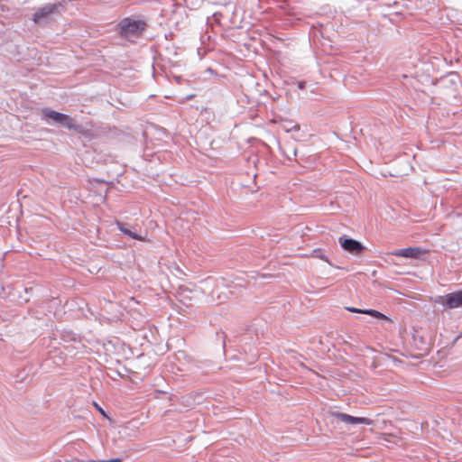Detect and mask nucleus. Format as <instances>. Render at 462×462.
<instances>
[{
  "label": "nucleus",
  "mask_w": 462,
  "mask_h": 462,
  "mask_svg": "<svg viewBox=\"0 0 462 462\" xmlns=\"http://www.w3.org/2000/svg\"><path fill=\"white\" fill-rule=\"evenodd\" d=\"M42 113L44 119H51L60 126H63L69 130H74L79 133L82 131V125H79L72 117L66 114L52 110L51 108H43Z\"/></svg>",
  "instance_id": "obj_1"
},
{
  "label": "nucleus",
  "mask_w": 462,
  "mask_h": 462,
  "mask_svg": "<svg viewBox=\"0 0 462 462\" xmlns=\"http://www.w3.org/2000/svg\"><path fill=\"white\" fill-rule=\"evenodd\" d=\"M145 29V23L140 20L123 19L119 23V32L124 38L138 37Z\"/></svg>",
  "instance_id": "obj_2"
},
{
  "label": "nucleus",
  "mask_w": 462,
  "mask_h": 462,
  "mask_svg": "<svg viewBox=\"0 0 462 462\" xmlns=\"http://www.w3.org/2000/svg\"><path fill=\"white\" fill-rule=\"evenodd\" d=\"M436 302L441 304L446 310L462 307V289L444 296H439Z\"/></svg>",
  "instance_id": "obj_3"
},
{
  "label": "nucleus",
  "mask_w": 462,
  "mask_h": 462,
  "mask_svg": "<svg viewBox=\"0 0 462 462\" xmlns=\"http://www.w3.org/2000/svg\"><path fill=\"white\" fill-rule=\"evenodd\" d=\"M338 242L345 251L355 255H360L365 250V245L361 242L345 235L338 238Z\"/></svg>",
  "instance_id": "obj_4"
},
{
  "label": "nucleus",
  "mask_w": 462,
  "mask_h": 462,
  "mask_svg": "<svg viewBox=\"0 0 462 462\" xmlns=\"http://www.w3.org/2000/svg\"><path fill=\"white\" fill-rule=\"evenodd\" d=\"M57 10L56 4H48L42 7H40L33 14L32 20L37 24L46 23L50 16Z\"/></svg>",
  "instance_id": "obj_5"
},
{
  "label": "nucleus",
  "mask_w": 462,
  "mask_h": 462,
  "mask_svg": "<svg viewBox=\"0 0 462 462\" xmlns=\"http://www.w3.org/2000/svg\"><path fill=\"white\" fill-rule=\"evenodd\" d=\"M331 415L337 419V421L343 422L345 424H371V420L365 417H355L340 411H333Z\"/></svg>",
  "instance_id": "obj_6"
},
{
  "label": "nucleus",
  "mask_w": 462,
  "mask_h": 462,
  "mask_svg": "<svg viewBox=\"0 0 462 462\" xmlns=\"http://www.w3.org/2000/svg\"><path fill=\"white\" fill-rule=\"evenodd\" d=\"M426 250L420 247H406L392 252V254L397 257L407 259H420Z\"/></svg>",
  "instance_id": "obj_7"
},
{
  "label": "nucleus",
  "mask_w": 462,
  "mask_h": 462,
  "mask_svg": "<svg viewBox=\"0 0 462 462\" xmlns=\"http://www.w3.org/2000/svg\"><path fill=\"white\" fill-rule=\"evenodd\" d=\"M116 225L117 228L126 236L140 241H143L144 239L142 236L131 230L128 224L116 220Z\"/></svg>",
  "instance_id": "obj_8"
},
{
  "label": "nucleus",
  "mask_w": 462,
  "mask_h": 462,
  "mask_svg": "<svg viewBox=\"0 0 462 462\" xmlns=\"http://www.w3.org/2000/svg\"><path fill=\"white\" fill-rule=\"evenodd\" d=\"M311 256L314 258H318L320 260H323L327 262L329 265H332V263L329 262L328 256L325 254V251L321 248H316L311 251Z\"/></svg>",
  "instance_id": "obj_9"
},
{
  "label": "nucleus",
  "mask_w": 462,
  "mask_h": 462,
  "mask_svg": "<svg viewBox=\"0 0 462 462\" xmlns=\"http://www.w3.org/2000/svg\"><path fill=\"white\" fill-rule=\"evenodd\" d=\"M364 314L370 315L376 319H385L386 318L383 313L379 312L378 310H372V309L364 310Z\"/></svg>",
  "instance_id": "obj_10"
},
{
  "label": "nucleus",
  "mask_w": 462,
  "mask_h": 462,
  "mask_svg": "<svg viewBox=\"0 0 462 462\" xmlns=\"http://www.w3.org/2000/svg\"><path fill=\"white\" fill-rule=\"evenodd\" d=\"M286 132H297L300 130V125L298 124L293 123L292 121H289L284 125Z\"/></svg>",
  "instance_id": "obj_11"
},
{
  "label": "nucleus",
  "mask_w": 462,
  "mask_h": 462,
  "mask_svg": "<svg viewBox=\"0 0 462 462\" xmlns=\"http://www.w3.org/2000/svg\"><path fill=\"white\" fill-rule=\"evenodd\" d=\"M82 462H122V459L119 457H115V458H111V459H100V460L89 459V460L82 461Z\"/></svg>",
  "instance_id": "obj_12"
},
{
  "label": "nucleus",
  "mask_w": 462,
  "mask_h": 462,
  "mask_svg": "<svg viewBox=\"0 0 462 462\" xmlns=\"http://www.w3.org/2000/svg\"><path fill=\"white\" fill-rule=\"evenodd\" d=\"M448 77H450V83L451 84H456L457 82V79L458 78V75L456 73V72H451L448 74Z\"/></svg>",
  "instance_id": "obj_13"
},
{
  "label": "nucleus",
  "mask_w": 462,
  "mask_h": 462,
  "mask_svg": "<svg viewBox=\"0 0 462 462\" xmlns=\"http://www.w3.org/2000/svg\"><path fill=\"white\" fill-rule=\"evenodd\" d=\"M348 311L353 313H364V310L354 308V307H346V308Z\"/></svg>",
  "instance_id": "obj_14"
},
{
  "label": "nucleus",
  "mask_w": 462,
  "mask_h": 462,
  "mask_svg": "<svg viewBox=\"0 0 462 462\" xmlns=\"http://www.w3.org/2000/svg\"><path fill=\"white\" fill-rule=\"evenodd\" d=\"M305 86H306V82H305V81H299V82H298V88H299L300 89H303V88H305Z\"/></svg>",
  "instance_id": "obj_15"
}]
</instances>
